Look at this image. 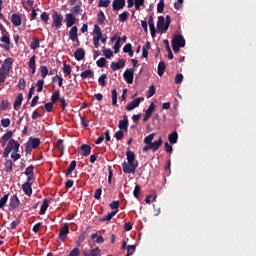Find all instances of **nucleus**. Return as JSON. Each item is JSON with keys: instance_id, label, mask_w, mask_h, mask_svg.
I'll return each instance as SVG.
<instances>
[{"instance_id": "nucleus-17", "label": "nucleus", "mask_w": 256, "mask_h": 256, "mask_svg": "<svg viewBox=\"0 0 256 256\" xmlns=\"http://www.w3.org/2000/svg\"><path fill=\"white\" fill-rule=\"evenodd\" d=\"M66 27H73L75 24V15L73 13H68L65 15Z\"/></svg>"}, {"instance_id": "nucleus-54", "label": "nucleus", "mask_w": 256, "mask_h": 256, "mask_svg": "<svg viewBox=\"0 0 256 256\" xmlns=\"http://www.w3.org/2000/svg\"><path fill=\"white\" fill-rule=\"evenodd\" d=\"M103 54L106 57V59H111V57H113V51H111V49L109 48H104Z\"/></svg>"}, {"instance_id": "nucleus-21", "label": "nucleus", "mask_w": 256, "mask_h": 256, "mask_svg": "<svg viewBox=\"0 0 256 256\" xmlns=\"http://www.w3.org/2000/svg\"><path fill=\"white\" fill-rule=\"evenodd\" d=\"M74 57H75L76 61H83V59H85V49L78 48L74 52Z\"/></svg>"}, {"instance_id": "nucleus-15", "label": "nucleus", "mask_w": 256, "mask_h": 256, "mask_svg": "<svg viewBox=\"0 0 256 256\" xmlns=\"http://www.w3.org/2000/svg\"><path fill=\"white\" fill-rule=\"evenodd\" d=\"M19 205H21V201H19V197L17 195L12 196L9 204L10 209L13 211L17 209Z\"/></svg>"}, {"instance_id": "nucleus-37", "label": "nucleus", "mask_w": 256, "mask_h": 256, "mask_svg": "<svg viewBox=\"0 0 256 256\" xmlns=\"http://www.w3.org/2000/svg\"><path fill=\"white\" fill-rule=\"evenodd\" d=\"M60 95H61V91L59 90H55L53 93H52V96H51V102L52 103H57V101H60Z\"/></svg>"}, {"instance_id": "nucleus-46", "label": "nucleus", "mask_w": 256, "mask_h": 256, "mask_svg": "<svg viewBox=\"0 0 256 256\" xmlns=\"http://www.w3.org/2000/svg\"><path fill=\"white\" fill-rule=\"evenodd\" d=\"M40 73H41L42 79H45V77L49 75V69L47 68V66H40Z\"/></svg>"}, {"instance_id": "nucleus-59", "label": "nucleus", "mask_w": 256, "mask_h": 256, "mask_svg": "<svg viewBox=\"0 0 256 256\" xmlns=\"http://www.w3.org/2000/svg\"><path fill=\"white\" fill-rule=\"evenodd\" d=\"M115 139H117V141H121V139H123V137H125V134L123 133V130H118L115 135H114Z\"/></svg>"}, {"instance_id": "nucleus-53", "label": "nucleus", "mask_w": 256, "mask_h": 256, "mask_svg": "<svg viewBox=\"0 0 256 256\" xmlns=\"http://www.w3.org/2000/svg\"><path fill=\"white\" fill-rule=\"evenodd\" d=\"M81 13H83V9H81V6L76 5L73 7V9H72L73 15H81Z\"/></svg>"}, {"instance_id": "nucleus-4", "label": "nucleus", "mask_w": 256, "mask_h": 256, "mask_svg": "<svg viewBox=\"0 0 256 256\" xmlns=\"http://www.w3.org/2000/svg\"><path fill=\"white\" fill-rule=\"evenodd\" d=\"M52 27L55 29H61L63 27V16L54 11L52 14Z\"/></svg>"}, {"instance_id": "nucleus-29", "label": "nucleus", "mask_w": 256, "mask_h": 256, "mask_svg": "<svg viewBox=\"0 0 256 256\" xmlns=\"http://www.w3.org/2000/svg\"><path fill=\"white\" fill-rule=\"evenodd\" d=\"M150 145L152 147L153 153H155V151H159V148L161 147V145H163V140L159 138L157 141L150 143Z\"/></svg>"}, {"instance_id": "nucleus-7", "label": "nucleus", "mask_w": 256, "mask_h": 256, "mask_svg": "<svg viewBox=\"0 0 256 256\" xmlns=\"http://www.w3.org/2000/svg\"><path fill=\"white\" fill-rule=\"evenodd\" d=\"M172 45H176L179 47H185V38L183 35H175L172 38Z\"/></svg>"}, {"instance_id": "nucleus-9", "label": "nucleus", "mask_w": 256, "mask_h": 256, "mask_svg": "<svg viewBox=\"0 0 256 256\" xmlns=\"http://www.w3.org/2000/svg\"><path fill=\"white\" fill-rule=\"evenodd\" d=\"M6 147H9L12 153H19V147H21V144H19V142H17L15 139H11Z\"/></svg>"}, {"instance_id": "nucleus-18", "label": "nucleus", "mask_w": 256, "mask_h": 256, "mask_svg": "<svg viewBox=\"0 0 256 256\" xmlns=\"http://www.w3.org/2000/svg\"><path fill=\"white\" fill-rule=\"evenodd\" d=\"M77 26H73L69 31V39L70 41H79V35Z\"/></svg>"}, {"instance_id": "nucleus-27", "label": "nucleus", "mask_w": 256, "mask_h": 256, "mask_svg": "<svg viewBox=\"0 0 256 256\" xmlns=\"http://www.w3.org/2000/svg\"><path fill=\"white\" fill-rule=\"evenodd\" d=\"M40 45H41V42L39 40V37L34 36L33 41L30 43V49H32L33 51H36V49H39Z\"/></svg>"}, {"instance_id": "nucleus-51", "label": "nucleus", "mask_w": 256, "mask_h": 256, "mask_svg": "<svg viewBox=\"0 0 256 256\" xmlns=\"http://www.w3.org/2000/svg\"><path fill=\"white\" fill-rule=\"evenodd\" d=\"M63 73L65 77H68V75L71 73V65L63 64Z\"/></svg>"}, {"instance_id": "nucleus-42", "label": "nucleus", "mask_w": 256, "mask_h": 256, "mask_svg": "<svg viewBox=\"0 0 256 256\" xmlns=\"http://www.w3.org/2000/svg\"><path fill=\"white\" fill-rule=\"evenodd\" d=\"M7 201H9V194H5L0 199V209H5V205H7Z\"/></svg>"}, {"instance_id": "nucleus-49", "label": "nucleus", "mask_w": 256, "mask_h": 256, "mask_svg": "<svg viewBox=\"0 0 256 256\" xmlns=\"http://www.w3.org/2000/svg\"><path fill=\"white\" fill-rule=\"evenodd\" d=\"M34 170H35V166L30 165L29 167L26 168L24 175H26V177L30 175H35Z\"/></svg>"}, {"instance_id": "nucleus-64", "label": "nucleus", "mask_w": 256, "mask_h": 256, "mask_svg": "<svg viewBox=\"0 0 256 256\" xmlns=\"http://www.w3.org/2000/svg\"><path fill=\"white\" fill-rule=\"evenodd\" d=\"M81 252L79 251V248H74L72 251H70L68 256H80Z\"/></svg>"}, {"instance_id": "nucleus-41", "label": "nucleus", "mask_w": 256, "mask_h": 256, "mask_svg": "<svg viewBox=\"0 0 256 256\" xmlns=\"http://www.w3.org/2000/svg\"><path fill=\"white\" fill-rule=\"evenodd\" d=\"M55 148L61 152V155H63V151H65V146L63 145V141L61 139L57 140Z\"/></svg>"}, {"instance_id": "nucleus-45", "label": "nucleus", "mask_w": 256, "mask_h": 256, "mask_svg": "<svg viewBox=\"0 0 256 256\" xmlns=\"http://www.w3.org/2000/svg\"><path fill=\"white\" fill-rule=\"evenodd\" d=\"M91 239H96V243H105V239L101 235H97V233H93L91 235Z\"/></svg>"}, {"instance_id": "nucleus-2", "label": "nucleus", "mask_w": 256, "mask_h": 256, "mask_svg": "<svg viewBox=\"0 0 256 256\" xmlns=\"http://www.w3.org/2000/svg\"><path fill=\"white\" fill-rule=\"evenodd\" d=\"M13 58H6L3 64L0 67V85L1 83H5L7 81V77L11 73V69H13Z\"/></svg>"}, {"instance_id": "nucleus-44", "label": "nucleus", "mask_w": 256, "mask_h": 256, "mask_svg": "<svg viewBox=\"0 0 256 256\" xmlns=\"http://www.w3.org/2000/svg\"><path fill=\"white\" fill-rule=\"evenodd\" d=\"M127 19H129V12L124 11L123 13H121V14L119 15V21H120L121 23L127 22Z\"/></svg>"}, {"instance_id": "nucleus-1", "label": "nucleus", "mask_w": 256, "mask_h": 256, "mask_svg": "<svg viewBox=\"0 0 256 256\" xmlns=\"http://www.w3.org/2000/svg\"><path fill=\"white\" fill-rule=\"evenodd\" d=\"M126 159L128 162L124 161L122 163L123 173H126L127 175L131 173L135 174V171H137V168L139 167V162L135 160V152L127 150Z\"/></svg>"}, {"instance_id": "nucleus-24", "label": "nucleus", "mask_w": 256, "mask_h": 256, "mask_svg": "<svg viewBox=\"0 0 256 256\" xmlns=\"http://www.w3.org/2000/svg\"><path fill=\"white\" fill-rule=\"evenodd\" d=\"M32 184L29 183H24L22 185V190L24 191L25 195H27L28 197H31V195H33V188H31Z\"/></svg>"}, {"instance_id": "nucleus-26", "label": "nucleus", "mask_w": 256, "mask_h": 256, "mask_svg": "<svg viewBox=\"0 0 256 256\" xmlns=\"http://www.w3.org/2000/svg\"><path fill=\"white\" fill-rule=\"evenodd\" d=\"M116 213H119V210H114L110 213H108L106 216H103L99 219V221H102V223H105V221H111L113 217H115Z\"/></svg>"}, {"instance_id": "nucleus-11", "label": "nucleus", "mask_w": 256, "mask_h": 256, "mask_svg": "<svg viewBox=\"0 0 256 256\" xmlns=\"http://www.w3.org/2000/svg\"><path fill=\"white\" fill-rule=\"evenodd\" d=\"M36 59H37V56H36V55H33V56L29 59V62H28V67H29V69L31 70V74H32V75H35V73H36V71H37Z\"/></svg>"}, {"instance_id": "nucleus-28", "label": "nucleus", "mask_w": 256, "mask_h": 256, "mask_svg": "<svg viewBox=\"0 0 256 256\" xmlns=\"http://www.w3.org/2000/svg\"><path fill=\"white\" fill-rule=\"evenodd\" d=\"M13 137V131L7 130L6 133L1 137L0 143H7V141H11Z\"/></svg>"}, {"instance_id": "nucleus-34", "label": "nucleus", "mask_w": 256, "mask_h": 256, "mask_svg": "<svg viewBox=\"0 0 256 256\" xmlns=\"http://www.w3.org/2000/svg\"><path fill=\"white\" fill-rule=\"evenodd\" d=\"M177 139H179V134H177V132H172L168 136V141L171 145H175V143H177Z\"/></svg>"}, {"instance_id": "nucleus-14", "label": "nucleus", "mask_w": 256, "mask_h": 256, "mask_svg": "<svg viewBox=\"0 0 256 256\" xmlns=\"http://www.w3.org/2000/svg\"><path fill=\"white\" fill-rule=\"evenodd\" d=\"M112 8L113 11H121L125 8V0H113Z\"/></svg>"}, {"instance_id": "nucleus-57", "label": "nucleus", "mask_w": 256, "mask_h": 256, "mask_svg": "<svg viewBox=\"0 0 256 256\" xmlns=\"http://www.w3.org/2000/svg\"><path fill=\"white\" fill-rule=\"evenodd\" d=\"M126 249H127V255L131 256L133 255V253H135V249H137V247L135 245H128Z\"/></svg>"}, {"instance_id": "nucleus-56", "label": "nucleus", "mask_w": 256, "mask_h": 256, "mask_svg": "<svg viewBox=\"0 0 256 256\" xmlns=\"http://www.w3.org/2000/svg\"><path fill=\"white\" fill-rule=\"evenodd\" d=\"M111 0H99L98 7H109Z\"/></svg>"}, {"instance_id": "nucleus-40", "label": "nucleus", "mask_w": 256, "mask_h": 256, "mask_svg": "<svg viewBox=\"0 0 256 256\" xmlns=\"http://www.w3.org/2000/svg\"><path fill=\"white\" fill-rule=\"evenodd\" d=\"M98 83L100 87H106L107 86V74H102L99 79Z\"/></svg>"}, {"instance_id": "nucleus-5", "label": "nucleus", "mask_w": 256, "mask_h": 256, "mask_svg": "<svg viewBox=\"0 0 256 256\" xmlns=\"http://www.w3.org/2000/svg\"><path fill=\"white\" fill-rule=\"evenodd\" d=\"M124 80L128 85H133V79L135 77V68L126 69L123 74Z\"/></svg>"}, {"instance_id": "nucleus-62", "label": "nucleus", "mask_w": 256, "mask_h": 256, "mask_svg": "<svg viewBox=\"0 0 256 256\" xmlns=\"http://www.w3.org/2000/svg\"><path fill=\"white\" fill-rule=\"evenodd\" d=\"M1 125L2 127H9V125H11V120L9 118H4L1 120Z\"/></svg>"}, {"instance_id": "nucleus-32", "label": "nucleus", "mask_w": 256, "mask_h": 256, "mask_svg": "<svg viewBox=\"0 0 256 256\" xmlns=\"http://www.w3.org/2000/svg\"><path fill=\"white\" fill-rule=\"evenodd\" d=\"M47 209H49V199H44L40 208L39 215H45V213L47 212Z\"/></svg>"}, {"instance_id": "nucleus-33", "label": "nucleus", "mask_w": 256, "mask_h": 256, "mask_svg": "<svg viewBox=\"0 0 256 256\" xmlns=\"http://www.w3.org/2000/svg\"><path fill=\"white\" fill-rule=\"evenodd\" d=\"M101 253V249L95 248L93 250H85L84 256H97Z\"/></svg>"}, {"instance_id": "nucleus-30", "label": "nucleus", "mask_w": 256, "mask_h": 256, "mask_svg": "<svg viewBox=\"0 0 256 256\" xmlns=\"http://www.w3.org/2000/svg\"><path fill=\"white\" fill-rule=\"evenodd\" d=\"M81 151H82L83 157H88V155H91V146L87 144H82Z\"/></svg>"}, {"instance_id": "nucleus-20", "label": "nucleus", "mask_w": 256, "mask_h": 256, "mask_svg": "<svg viewBox=\"0 0 256 256\" xmlns=\"http://www.w3.org/2000/svg\"><path fill=\"white\" fill-rule=\"evenodd\" d=\"M118 127L121 131H127L129 129V119H127V116H124L123 120L119 121Z\"/></svg>"}, {"instance_id": "nucleus-8", "label": "nucleus", "mask_w": 256, "mask_h": 256, "mask_svg": "<svg viewBox=\"0 0 256 256\" xmlns=\"http://www.w3.org/2000/svg\"><path fill=\"white\" fill-rule=\"evenodd\" d=\"M67 235H69V223H65L64 226L60 229V232H59L60 241H65V239H67Z\"/></svg>"}, {"instance_id": "nucleus-50", "label": "nucleus", "mask_w": 256, "mask_h": 256, "mask_svg": "<svg viewBox=\"0 0 256 256\" xmlns=\"http://www.w3.org/2000/svg\"><path fill=\"white\" fill-rule=\"evenodd\" d=\"M153 139H155V133H152V134L146 136L144 138V143L145 144H152L153 143Z\"/></svg>"}, {"instance_id": "nucleus-43", "label": "nucleus", "mask_w": 256, "mask_h": 256, "mask_svg": "<svg viewBox=\"0 0 256 256\" xmlns=\"http://www.w3.org/2000/svg\"><path fill=\"white\" fill-rule=\"evenodd\" d=\"M80 77H81L82 79H87V78H89V77H93V72H92L91 69L85 70V71L81 72Z\"/></svg>"}, {"instance_id": "nucleus-19", "label": "nucleus", "mask_w": 256, "mask_h": 256, "mask_svg": "<svg viewBox=\"0 0 256 256\" xmlns=\"http://www.w3.org/2000/svg\"><path fill=\"white\" fill-rule=\"evenodd\" d=\"M148 25L150 27L151 37L155 38L157 35V30L155 29V22L153 21V16H149Z\"/></svg>"}, {"instance_id": "nucleus-58", "label": "nucleus", "mask_w": 256, "mask_h": 256, "mask_svg": "<svg viewBox=\"0 0 256 256\" xmlns=\"http://www.w3.org/2000/svg\"><path fill=\"white\" fill-rule=\"evenodd\" d=\"M96 65L101 68L105 67V65H107V59L103 57L100 58L99 60H97Z\"/></svg>"}, {"instance_id": "nucleus-35", "label": "nucleus", "mask_w": 256, "mask_h": 256, "mask_svg": "<svg viewBox=\"0 0 256 256\" xmlns=\"http://www.w3.org/2000/svg\"><path fill=\"white\" fill-rule=\"evenodd\" d=\"M4 171L6 173H11L13 171V160H6V163H4Z\"/></svg>"}, {"instance_id": "nucleus-12", "label": "nucleus", "mask_w": 256, "mask_h": 256, "mask_svg": "<svg viewBox=\"0 0 256 256\" xmlns=\"http://www.w3.org/2000/svg\"><path fill=\"white\" fill-rule=\"evenodd\" d=\"M126 63L127 61H125V59H120L118 62H112L110 67L112 71H119V69H123V67H125Z\"/></svg>"}, {"instance_id": "nucleus-31", "label": "nucleus", "mask_w": 256, "mask_h": 256, "mask_svg": "<svg viewBox=\"0 0 256 256\" xmlns=\"http://www.w3.org/2000/svg\"><path fill=\"white\" fill-rule=\"evenodd\" d=\"M28 143L30 144L32 149H37V147H39V145H41V139H39V138H29Z\"/></svg>"}, {"instance_id": "nucleus-36", "label": "nucleus", "mask_w": 256, "mask_h": 256, "mask_svg": "<svg viewBox=\"0 0 256 256\" xmlns=\"http://www.w3.org/2000/svg\"><path fill=\"white\" fill-rule=\"evenodd\" d=\"M165 69H167V66L165 65V62L160 61L158 64V75L159 77H163L165 73Z\"/></svg>"}, {"instance_id": "nucleus-63", "label": "nucleus", "mask_w": 256, "mask_h": 256, "mask_svg": "<svg viewBox=\"0 0 256 256\" xmlns=\"http://www.w3.org/2000/svg\"><path fill=\"white\" fill-rule=\"evenodd\" d=\"M153 95H155V86L152 85L149 87V90H148V94H147L148 99L153 97Z\"/></svg>"}, {"instance_id": "nucleus-61", "label": "nucleus", "mask_w": 256, "mask_h": 256, "mask_svg": "<svg viewBox=\"0 0 256 256\" xmlns=\"http://www.w3.org/2000/svg\"><path fill=\"white\" fill-rule=\"evenodd\" d=\"M175 83L176 85L183 83V74L179 73L175 76Z\"/></svg>"}, {"instance_id": "nucleus-3", "label": "nucleus", "mask_w": 256, "mask_h": 256, "mask_svg": "<svg viewBox=\"0 0 256 256\" xmlns=\"http://www.w3.org/2000/svg\"><path fill=\"white\" fill-rule=\"evenodd\" d=\"M171 25V16L167 15L165 17L159 16L157 21V31L160 33H167L169 26Z\"/></svg>"}, {"instance_id": "nucleus-13", "label": "nucleus", "mask_w": 256, "mask_h": 256, "mask_svg": "<svg viewBox=\"0 0 256 256\" xmlns=\"http://www.w3.org/2000/svg\"><path fill=\"white\" fill-rule=\"evenodd\" d=\"M0 41H1L2 43H5V44H0V47H1L2 49H6V51H9L10 45H11V39L9 38V36L3 35V36L0 38Z\"/></svg>"}, {"instance_id": "nucleus-52", "label": "nucleus", "mask_w": 256, "mask_h": 256, "mask_svg": "<svg viewBox=\"0 0 256 256\" xmlns=\"http://www.w3.org/2000/svg\"><path fill=\"white\" fill-rule=\"evenodd\" d=\"M85 232H83L82 234H80V236L78 237V239L76 240V245L77 247H81V244L85 241Z\"/></svg>"}, {"instance_id": "nucleus-48", "label": "nucleus", "mask_w": 256, "mask_h": 256, "mask_svg": "<svg viewBox=\"0 0 256 256\" xmlns=\"http://www.w3.org/2000/svg\"><path fill=\"white\" fill-rule=\"evenodd\" d=\"M113 49H114V53H119V49H121V37L119 36L117 37V40L114 44Z\"/></svg>"}, {"instance_id": "nucleus-39", "label": "nucleus", "mask_w": 256, "mask_h": 256, "mask_svg": "<svg viewBox=\"0 0 256 256\" xmlns=\"http://www.w3.org/2000/svg\"><path fill=\"white\" fill-rule=\"evenodd\" d=\"M75 167H77V161L73 160L67 169L66 177H69V175L75 171Z\"/></svg>"}, {"instance_id": "nucleus-47", "label": "nucleus", "mask_w": 256, "mask_h": 256, "mask_svg": "<svg viewBox=\"0 0 256 256\" xmlns=\"http://www.w3.org/2000/svg\"><path fill=\"white\" fill-rule=\"evenodd\" d=\"M165 10V0H160L157 4V13H163Z\"/></svg>"}, {"instance_id": "nucleus-6", "label": "nucleus", "mask_w": 256, "mask_h": 256, "mask_svg": "<svg viewBox=\"0 0 256 256\" xmlns=\"http://www.w3.org/2000/svg\"><path fill=\"white\" fill-rule=\"evenodd\" d=\"M128 9H131L133 5L135 6L136 11H139L143 5H145V0H127Z\"/></svg>"}, {"instance_id": "nucleus-16", "label": "nucleus", "mask_w": 256, "mask_h": 256, "mask_svg": "<svg viewBox=\"0 0 256 256\" xmlns=\"http://www.w3.org/2000/svg\"><path fill=\"white\" fill-rule=\"evenodd\" d=\"M153 111H155V103H151L148 107V109L145 112L143 121H149V119H151V116L153 115Z\"/></svg>"}, {"instance_id": "nucleus-22", "label": "nucleus", "mask_w": 256, "mask_h": 256, "mask_svg": "<svg viewBox=\"0 0 256 256\" xmlns=\"http://www.w3.org/2000/svg\"><path fill=\"white\" fill-rule=\"evenodd\" d=\"M22 103H23V94L20 93L16 97L14 104H13V108L15 109V111H19V109H21Z\"/></svg>"}, {"instance_id": "nucleus-25", "label": "nucleus", "mask_w": 256, "mask_h": 256, "mask_svg": "<svg viewBox=\"0 0 256 256\" xmlns=\"http://www.w3.org/2000/svg\"><path fill=\"white\" fill-rule=\"evenodd\" d=\"M93 38L94 39H101L103 37V32L101 31V27L99 25L95 24L94 25V30H93Z\"/></svg>"}, {"instance_id": "nucleus-55", "label": "nucleus", "mask_w": 256, "mask_h": 256, "mask_svg": "<svg viewBox=\"0 0 256 256\" xmlns=\"http://www.w3.org/2000/svg\"><path fill=\"white\" fill-rule=\"evenodd\" d=\"M151 201H157V194H150L145 198V203H151Z\"/></svg>"}, {"instance_id": "nucleus-38", "label": "nucleus", "mask_w": 256, "mask_h": 256, "mask_svg": "<svg viewBox=\"0 0 256 256\" xmlns=\"http://www.w3.org/2000/svg\"><path fill=\"white\" fill-rule=\"evenodd\" d=\"M105 13L103 11H100L97 14V23L98 25H105Z\"/></svg>"}, {"instance_id": "nucleus-23", "label": "nucleus", "mask_w": 256, "mask_h": 256, "mask_svg": "<svg viewBox=\"0 0 256 256\" xmlns=\"http://www.w3.org/2000/svg\"><path fill=\"white\" fill-rule=\"evenodd\" d=\"M21 16L17 13L12 14L11 16V23L14 25V27L21 26Z\"/></svg>"}, {"instance_id": "nucleus-10", "label": "nucleus", "mask_w": 256, "mask_h": 256, "mask_svg": "<svg viewBox=\"0 0 256 256\" xmlns=\"http://www.w3.org/2000/svg\"><path fill=\"white\" fill-rule=\"evenodd\" d=\"M141 101H144V98H136L126 106L127 111H133V109L139 107L141 105Z\"/></svg>"}, {"instance_id": "nucleus-60", "label": "nucleus", "mask_w": 256, "mask_h": 256, "mask_svg": "<svg viewBox=\"0 0 256 256\" xmlns=\"http://www.w3.org/2000/svg\"><path fill=\"white\" fill-rule=\"evenodd\" d=\"M25 87H26L25 79L24 78H20L19 79V83H18V88H20L21 91H25Z\"/></svg>"}]
</instances>
